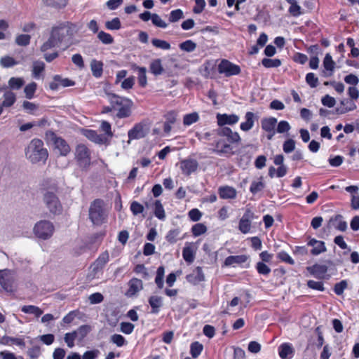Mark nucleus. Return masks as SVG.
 I'll return each instance as SVG.
<instances>
[{
	"mask_svg": "<svg viewBox=\"0 0 359 359\" xmlns=\"http://www.w3.org/2000/svg\"><path fill=\"white\" fill-rule=\"evenodd\" d=\"M262 128L266 132L275 130L277 119L274 117L265 118L262 120Z\"/></svg>",
	"mask_w": 359,
	"mask_h": 359,
	"instance_id": "36",
	"label": "nucleus"
},
{
	"mask_svg": "<svg viewBox=\"0 0 359 359\" xmlns=\"http://www.w3.org/2000/svg\"><path fill=\"white\" fill-rule=\"evenodd\" d=\"M293 353L292 347L288 344H283L279 347V355L283 359L292 358Z\"/></svg>",
	"mask_w": 359,
	"mask_h": 359,
	"instance_id": "38",
	"label": "nucleus"
},
{
	"mask_svg": "<svg viewBox=\"0 0 359 359\" xmlns=\"http://www.w3.org/2000/svg\"><path fill=\"white\" fill-rule=\"evenodd\" d=\"M207 231L206 226L203 223H197L191 228V232L194 236H199Z\"/></svg>",
	"mask_w": 359,
	"mask_h": 359,
	"instance_id": "46",
	"label": "nucleus"
},
{
	"mask_svg": "<svg viewBox=\"0 0 359 359\" xmlns=\"http://www.w3.org/2000/svg\"><path fill=\"white\" fill-rule=\"evenodd\" d=\"M257 218L254 212L250 208H247L245 213L239 221L238 229L243 233H248L251 229L252 222Z\"/></svg>",
	"mask_w": 359,
	"mask_h": 359,
	"instance_id": "9",
	"label": "nucleus"
},
{
	"mask_svg": "<svg viewBox=\"0 0 359 359\" xmlns=\"http://www.w3.org/2000/svg\"><path fill=\"white\" fill-rule=\"evenodd\" d=\"M108 210L101 199L93 201L89 208V219L95 225H101L107 222Z\"/></svg>",
	"mask_w": 359,
	"mask_h": 359,
	"instance_id": "3",
	"label": "nucleus"
},
{
	"mask_svg": "<svg viewBox=\"0 0 359 359\" xmlns=\"http://www.w3.org/2000/svg\"><path fill=\"white\" fill-rule=\"evenodd\" d=\"M188 216L191 221L198 222L202 217V212L198 209L194 208L189 212Z\"/></svg>",
	"mask_w": 359,
	"mask_h": 359,
	"instance_id": "63",
	"label": "nucleus"
},
{
	"mask_svg": "<svg viewBox=\"0 0 359 359\" xmlns=\"http://www.w3.org/2000/svg\"><path fill=\"white\" fill-rule=\"evenodd\" d=\"M74 82L67 78H62L60 75H55L53 81L50 83L49 87L52 90H57L60 86L69 87L73 86Z\"/></svg>",
	"mask_w": 359,
	"mask_h": 359,
	"instance_id": "16",
	"label": "nucleus"
},
{
	"mask_svg": "<svg viewBox=\"0 0 359 359\" xmlns=\"http://www.w3.org/2000/svg\"><path fill=\"white\" fill-rule=\"evenodd\" d=\"M199 118L198 114L196 112L186 114L183 118V123L184 126H190L196 123Z\"/></svg>",
	"mask_w": 359,
	"mask_h": 359,
	"instance_id": "47",
	"label": "nucleus"
},
{
	"mask_svg": "<svg viewBox=\"0 0 359 359\" xmlns=\"http://www.w3.org/2000/svg\"><path fill=\"white\" fill-rule=\"evenodd\" d=\"M21 311L25 313L33 314L36 318L39 317L43 313V311L40 308L34 305L23 306L21 308Z\"/></svg>",
	"mask_w": 359,
	"mask_h": 359,
	"instance_id": "42",
	"label": "nucleus"
},
{
	"mask_svg": "<svg viewBox=\"0 0 359 359\" xmlns=\"http://www.w3.org/2000/svg\"><path fill=\"white\" fill-rule=\"evenodd\" d=\"M186 279L189 283L193 285H197L200 282L204 281L205 276L203 273L202 268L197 266L191 273L187 276Z\"/></svg>",
	"mask_w": 359,
	"mask_h": 359,
	"instance_id": "21",
	"label": "nucleus"
},
{
	"mask_svg": "<svg viewBox=\"0 0 359 359\" xmlns=\"http://www.w3.org/2000/svg\"><path fill=\"white\" fill-rule=\"evenodd\" d=\"M55 149L57 150L61 156H66L70 151V147L67 142L61 137H55Z\"/></svg>",
	"mask_w": 359,
	"mask_h": 359,
	"instance_id": "25",
	"label": "nucleus"
},
{
	"mask_svg": "<svg viewBox=\"0 0 359 359\" xmlns=\"http://www.w3.org/2000/svg\"><path fill=\"white\" fill-rule=\"evenodd\" d=\"M111 341L118 347H121L126 344L125 338L122 335L118 334H113L111 337Z\"/></svg>",
	"mask_w": 359,
	"mask_h": 359,
	"instance_id": "62",
	"label": "nucleus"
},
{
	"mask_svg": "<svg viewBox=\"0 0 359 359\" xmlns=\"http://www.w3.org/2000/svg\"><path fill=\"white\" fill-rule=\"evenodd\" d=\"M58 46H59L58 43L56 41V40L54 39V37L50 35L49 39L42 44L40 50L41 52L44 53L46 51H47L48 50H49L52 48Z\"/></svg>",
	"mask_w": 359,
	"mask_h": 359,
	"instance_id": "45",
	"label": "nucleus"
},
{
	"mask_svg": "<svg viewBox=\"0 0 359 359\" xmlns=\"http://www.w3.org/2000/svg\"><path fill=\"white\" fill-rule=\"evenodd\" d=\"M290 4V6L288 9V12L294 17L299 16L302 12L301 6L297 4V0H286Z\"/></svg>",
	"mask_w": 359,
	"mask_h": 359,
	"instance_id": "41",
	"label": "nucleus"
},
{
	"mask_svg": "<svg viewBox=\"0 0 359 359\" xmlns=\"http://www.w3.org/2000/svg\"><path fill=\"white\" fill-rule=\"evenodd\" d=\"M151 191L154 198L149 196V198H147L144 201V204L146 208L150 210L151 212L157 217V184L153 186Z\"/></svg>",
	"mask_w": 359,
	"mask_h": 359,
	"instance_id": "17",
	"label": "nucleus"
},
{
	"mask_svg": "<svg viewBox=\"0 0 359 359\" xmlns=\"http://www.w3.org/2000/svg\"><path fill=\"white\" fill-rule=\"evenodd\" d=\"M90 331V327L89 325H81L74 332L76 333V337L81 340L86 337Z\"/></svg>",
	"mask_w": 359,
	"mask_h": 359,
	"instance_id": "53",
	"label": "nucleus"
},
{
	"mask_svg": "<svg viewBox=\"0 0 359 359\" xmlns=\"http://www.w3.org/2000/svg\"><path fill=\"white\" fill-rule=\"evenodd\" d=\"M163 117L165 121L163 125V133L165 135H168L172 129V124H174L177 120V112L175 111H170L165 114Z\"/></svg>",
	"mask_w": 359,
	"mask_h": 359,
	"instance_id": "22",
	"label": "nucleus"
},
{
	"mask_svg": "<svg viewBox=\"0 0 359 359\" xmlns=\"http://www.w3.org/2000/svg\"><path fill=\"white\" fill-rule=\"evenodd\" d=\"M245 121L241 123L240 128L243 131L247 132L253 128L255 115L251 111H248L245 114Z\"/></svg>",
	"mask_w": 359,
	"mask_h": 359,
	"instance_id": "31",
	"label": "nucleus"
},
{
	"mask_svg": "<svg viewBox=\"0 0 359 359\" xmlns=\"http://www.w3.org/2000/svg\"><path fill=\"white\" fill-rule=\"evenodd\" d=\"M218 71L220 74H224L226 76H230L240 74L241 68L226 60H223L218 66Z\"/></svg>",
	"mask_w": 359,
	"mask_h": 359,
	"instance_id": "12",
	"label": "nucleus"
},
{
	"mask_svg": "<svg viewBox=\"0 0 359 359\" xmlns=\"http://www.w3.org/2000/svg\"><path fill=\"white\" fill-rule=\"evenodd\" d=\"M16 101V95L11 90H6L4 94V101L1 104L4 107H10Z\"/></svg>",
	"mask_w": 359,
	"mask_h": 359,
	"instance_id": "37",
	"label": "nucleus"
},
{
	"mask_svg": "<svg viewBox=\"0 0 359 359\" xmlns=\"http://www.w3.org/2000/svg\"><path fill=\"white\" fill-rule=\"evenodd\" d=\"M15 281V275L8 269L0 270V285L7 290L11 291Z\"/></svg>",
	"mask_w": 359,
	"mask_h": 359,
	"instance_id": "11",
	"label": "nucleus"
},
{
	"mask_svg": "<svg viewBox=\"0 0 359 359\" xmlns=\"http://www.w3.org/2000/svg\"><path fill=\"white\" fill-rule=\"evenodd\" d=\"M341 105L344 106V107L339 108L337 109V111L339 114H345L348 111H353L356 109V104L348 100H343L340 102Z\"/></svg>",
	"mask_w": 359,
	"mask_h": 359,
	"instance_id": "39",
	"label": "nucleus"
},
{
	"mask_svg": "<svg viewBox=\"0 0 359 359\" xmlns=\"http://www.w3.org/2000/svg\"><path fill=\"white\" fill-rule=\"evenodd\" d=\"M25 83L24 79L20 77H11L8 81V87L11 90H19Z\"/></svg>",
	"mask_w": 359,
	"mask_h": 359,
	"instance_id": "43",
	"label": "nucleus"
},
{
	"mask_svg": "<svg viewBox=\"0 0 359 359\" xmlns=\"http://www.w3.org/2000/svg\"><path fill=\"white\" fill-rule=\"evenodd\" d=\"M75 156L81 166L86 168L90 164V151L86 145L79 144L76 148Z\"/></svg>",
	"mask_w": 359,
	"mask_h": 359,
	"instance_id": "10",
	"label": "nucleus"
},
{
	"mask_svg": "<svg viewBox=\"0 0 359 359\" xmlns=\"http://www.w3.org/2000/svg\"><path fill=\"white\" fill-rule=\"evenodd\" d=\"M217 131L219 136L226 137L227 142L231 144H237L241 140L239 134L237 132L232 131L229 127H221Z\"/></svg>",
	"mask_w": 359,
	"mask_h": 359,
	"instance_id": "14",
	"label": "nucleus"
},
{
	"mask_svg": "<svg viewBox=\"0 0 359 359\" xmlns=\"http://www.w3.org/2000/svg\"><path fill=\"white\" fill-rule=\"evenodd\" d=\"M150 130V126L147 121L136 123L128 133L129 142L133 140H139L144 137Z\"/></svg>",
	"mask_w": 359,
	"mask_h": 359,
	"instance_id": "8",
	"label": "nucleus"
},
{
	"mask_svg": "<svg viewBox=\"0 0 359 359\" xmlns=\"http://www.w3.org/2000/svg\"><path fill=\"white\" fill-rule=\"evenodd\" d=\"M107 95L114 111H117L116 114L117 117L123 118L130 116L133 106V102L130 100L112 93H107Z\"/></svg>",
	"mask_w": 359,
	"mask_h": 359,
	"instance_id": "2",
	"label": "nucleus"
},
{
	"mask_svg": "<svg viewBox=\"0 0 359 359\" xmlns=\"http://www.w3.org/2000/svg\"><path fill=\"white\" fill-rule=\"evenodd\" d=\"M90 69L95 78H100L103 72V63L101 61L93 60L90 62Z\"/></svg>",
	"mask_w": 359,
	"mask_h": 359,
	"instance_id": "35",
	"label": "nucleus"
},
{
	"mask_svg": "<svg viewBox=\"0 0 359 359\" xmlns=\"http://www.w3.org/2000/svg\"><path fill=\"white\" fill-rule=\"evenodd\" d=\"M25 156L32 163L40 162L44 163L48 157V153L43 147V141L35 138L29 143L25 149Z\"/></svg>",
	"mask_w": 359,
	"mask_h": 359,
	"instance_id": "1",
	"label": "nucleus"
},
{
	"mask_svg": "<svg viewBox=\"0 0 359 359\" xmlns=\"http://www.w3.org/2000/svg\"><path fill=\"white\" fill-rule=\"evenodd\" d=\"M45 64L42 61H34L32 65V76L35 79H39L41 74L44 71Z\"/></svg>",
	"mask_w": 359,
	"mask_h": 359,
	"instance_id": "40",
	"label": "nucleus"
},
{
	"mask_svg": "<svg viewBox=\"0 0 359 359\" xmlns=\"http://www.w3.org/2000/svg\"><path fill=\"white\" fill-rule=\"evenodd\" d=\"M131 68L133 71L137 72V79H138V82H139L140 86L142 87H144L147 83V76H146V72H147L146 68L138 67L135 64H133L131 65Z\"/></svg>",
	"mask_w": 359,
	"mask_h": 359,
	"instance_id": "32",
	"label": "nucleus"
},
{
	"mask_svg": "<svg viewBox=\"0 0 359 359\" xmlns=\"http://www.w3.org/2000/svg\"><path fill=\"white\" fill-rule=\"evenodd\" d=\"M193 248L192 243H186L185 247L183 248V258L189 264L192 263L195 259V253Z\"/></svg>",
	"mask_w": 359,
	"mask_h": 359,
	"instance_id": "33",
	"label": "nucleus"
},
{
	"mask_svg": "<svg viewBox=\"0 0 359 359\" xmlns=\"http://www.w3.org/2000/svg\"><path fill=\"white\" fill-rule=\"evenodd\" d=\"M100 355V351L97 349H93L86 351L81 358L82 359H96Z\"/></svg>",
	"mask_w": 359,
	"mask_h": 359,
	"instance_id": "64",
	"label": "nucleus"
},
{
	"mask_svg": "<svg viewBox=\"0 0 359 359\" xmlns=\"http://www.w3.org/2000/svg\"><path fill=\"white\" fill-rule=\"evenodd\" d=\"M0 344L3 345L15 344L22 348L25 347V342L23 338L4 336L1 338Z\"/></svg>",
	"mask_w": 359,
	"mask_h": 359,
	"instance_id": "28",
	"label": "nucleus"
},
{
	"mask_svg": "<svg viewBox=\"0 0 359 359\" xmlns=\"http://www.w3.org/2000/svg\"><path fill=\"white\" fill-rule=\"evenodd\" d=\"M217 120L218 125L222 127L225 125L236 124L239 121V117L236 114H217Z\"/></svg>",
	"mask_w": 359,
	"mask_h": 359,
	"instance_id": "18",
	"label": "nucleus"
},
{
	"mask_svg": "<svg viewBox=\"0 0 359 359\" xmlns=\"http://www.w3.org/2000/svg\"><path fill=\"white\" fill-rule=\"evenodd\" d=\"M203 346L198 341L191 344L190 353L193 358H196L203 351Z\"/></svg>",
	"mask_w": 359,
	"mask_h": 359,
	"instance_id": "49",
	"label": "nucleus"
},
{
	"mask_svg": "<svg viewBox=\"0 0 359 359\" xmlns=\"http://www.w3.org/2000/svg\"><path fill=\"white\" fill-rule=\"evenodd\" d=\"M109 260V255L108 252L105 251L100 255L97 259L91 265L92 271L95 276L101 272Z\"/></svg>",
	"mask_w": 359,
	"mask_h": 359,
	"instance_id": "15",
	"label": "nucleus"
},
{
	"mask_svg": "<svg viewBox=\"0 0 359 359\" xmlns=\"http://www.w3.org/2000/svg\"><path fill=\"white\" fill-rule=\"evenodd\" d=\"M184 18L183 11L181 9H176L172 11L170 14L169 21L170 22H175Z\"/></svg>",
	"mask_w": 359,
	"mask_h": 359,
	"instance_id": "57",
	"label": "nucleus"
},
{
	"mask_svg": "<svg viewBox=\"0 0 359 359\" xmlns=\"http://www.w3.org/2000/svg\"><path fill=\"white\" fill-rule=\"evenodd\" d=\"M306 269L315 277L318 278H323L327 272L328 267L325 264H316L311 266L307 267Z\"/></svg>",
	"mask_w": 359,
	"mask_h": 359,
	"instance_id": "24",
	"label": "nucleus"
},
{
	"mask_svg": "<svg viewBox=\"0 0 359 359\" xmlns=\"http://www.w3.org/2000/svg\"><path fill=\"white\" fill-rule=\"evenodd\" d=\"M37 85L35 82H32L27 84L25 88L24 92L26 98L31 100L34 97V93L36 90Z\"/></svg>",
	"mask_w": 359,
	"mask_h": 359,
	"instance_id": "44",
	"label": "nucleus"
},
{
	"mask_svg": "<svg viewBox=\"0 0 359 359\" xmlns=\"http://www.w3.org/2000/svg\"><path fill=\"white\" fill-rule=\"evenodd\" d=\"M198 168V163L196 159L188 158L180 162V168L182 173L189 176L196 172Z\"/></svg>",
	"mask_w": 359,
	"mask_h": 359,
	"instance_id": "13",
	"label": "nucleus"
},
{
	"mask_svg": "<svg viewBox=\"0 0 359 359\" xmlns=\"http://www.w3.org/2000/svg\"><path fill=\"white\" fill-rule=\"evenodd\" d=\"M196 45L191 40H187L180 44V48L187 52H192L195 50Z\"/></svg>",
	"mask_w": 359,
	"mask_h": 359,
	"instance_id": "58",
	"label": "nucleus"
},
{
	"mask_svg": "<svg viewBox=\"0 0 359 359\" xmlns=\"http://www.w3.org/2000/svg\"><path fill=\"white\" fill-rule=\"evenodd\" d=\"M139 17L144 22H147L151 19L152 23L157 26V14L151 15L150 12L144 11V13L140 14Z\"/></svg>",
	"mask_w": 359,
	"mask_h": 359,
	"instance_id": "54",
	"label": "nucleus"
},
{
	"mask_svg": "<svg viewBox=\"0 0 359 359\" xmlns=\"http://www.w3.org/2000/svg\"><path fill=\"white\" fill-rule=\"evenodd\" d=\"M0 64L3 67L8 68L18 64V62L12 57L5 56L1 58Z\"/></svg>",
	"mask_w": 359,
	"mask_h": 359,
	"instance_id": "55",
	"label": "nucleus"
},
{
	"mask_svg": "<svg viewBox=\"0 0 359 359\" xmlns=\"http://www.w3.org/2000/svg\"><path fill=\"white\" fill-rule=\"evenodd\" d=\"M31 36L29 34H20L15 38V43L20 46H27L30 43Z\"/></svg>",
	"mask_w": 359,
	"mask_h": 359,
	"instance_id": "52",
	"label": "nucleus"
},
{
	"mask_svg": "<svg viewBox=\"0 0 359 359\" xmlns=\"http://www.w3.org/2000/svg\"><path fill=\"white\" fill-rule=\"evenodd\" d=\"M347 281L343 280L334 285V291L337 295H341L343 294L344 290L347 287Z\"/></svg>",
	"mask_w": 359,
	"mask_h": 359,
	"instance_id": "59",
	"label": "nucleus"
},
{
	"mask_svg": "<svg viewBox=\"0 0 359 359\" xmlns=\"http://www.w3.org/2000/svg\"><path fill=\"white\" fill-rule=\"evenodd\" d=\"M219 195L223 199H233L236 197V191L234 188L229 186L219 188Z\"/></svg>",
	"mask_w": 359,
	"mask_h": 359,
	"instance_id": "30",
	"label": "nucleus"
},
{
	"mask_svg": "<svg viewBox=\"0 0 359 359\" xmlns=\"http://www.w3.org/2000/svg\"><path fill=\"white\" fill-rule=\"evenodd\" d=\"M256 269L259 274L268 275L271 272V269L262 262H259L256 265Z\"/></svg>",
	"mask_w": 359,
	"mask_h": 359,
	"instance_id": "60",
	"label": "nucleus"
},
{
	"mask_svg": "<svg viewBox=\"0 0 359 359\" xmlns=\"http://www.w3.org/2000/svg\"><path fill=\"white\" fill-rule=\"evenodd\" d=\"M105 27L109 30H118L121 28V21L119 18H115L105 23Z\"/></svg>",
	"mask_w": 359,
	"mask_h": 359,
	"instance_id": "56",
	"label": "nucleus"
},
{
	"mask_svg": "<svg viewBox=\"0 0 359 359\" xmlns=\"http://www.w3.org/2000/svg\"><path fill=\"white\" fill-rule=\"evenodd\" d=\"M97 38L104 44H111L114 42V38L109 33L101 31L97 34Z\"/></svg>",
	"mask_w": 359,
	"mask_h": 359,
	"instance_id": "50",
	"label": "nucleus"
},
{
	"mask_svg": "<svg viewBox=\"0 0 359 359\" xmlns=\"http://www.w3.org/2000/svg\"><path fill=\"white\" fill-rule=\"evenodd\" d=\"M215 151L218 154H233V147L229 142H226L224 140H219L215 143Z\"/></svg>",
	"mask_w": 359,
	"mask_h": 359,
	"instance_id": "27",
	"label": "nucleus"
},
{
	"mask_svg": "<svg viewBox=\"0 0 359 359\" xmlns=\"http://www.w3.org/2000/svg\"><path fill=\"white\" fill-rule=\"evenodd\" d=\"M308 245L313 248L311 250V253L315 256L325 252L327 250L325 243L315 238H311L308 242Z\"/></svg>",
	"mask_w": 359,
	"mask_h": 359,
	"instance_id": "23",
	"label": "nucleus"
},
{
	"mask_svg": "<svg viewBox=\"0 0 359 359\" xmlns=\"http://www.w3.org/2000/svg\"><path fill=\"white\" fill-rule=\"evenodd\" d=\"M33 231L37 238L47 240L53 236L55 227L52 222L41 220L34 225Z\"/></svg>",
	"mask_w": 359,
	"mask_h": 359,
	"instance_id": "6",
	"label": "nucleus"
},
{
	"mask_svg": "<svg viewBox=\"0 0 359 359\" xmlns=\"http://www.w3.org/2000/svg\"><path fill=\"white\" fill-rule=\"evenodd\" d=\"M185 66L182 61L170 58L165 62L164 67L158 63V75L165 74L168 76H177L180 70L185 69Z\"/></svg>",
	"mask_w": 359,
	"mask_h": 359,
	"instance_id": "5",
	"label": "nucleus"
},
{
	"mask_svg": "<svg viewBox=\"0 0 359 359\" xmlns=\"http://www.w3.org/2000/svg\"><path fill=\"white\" fill-rule=\"evenodd\" d=\"M143 287L142 282L137 278H132L128 282V289L126 292V295L128 297H134L139 292Z\"/></svg>",
	"mask_w": 359,
	"mask_h": 359,
	"instance_id": "19",
	"label": "nucleus"
},
{
	"mask_svg": "<svg viewBox=\"0 0 359 359\" xmlns=\"http://www.w3.org/2000/svg\"><path fill=\"white\" fill-rule=\"evenodd\" d=\"M335 62L333 61L332 56L330 53H327L323 60V67L325 70L323 72L325 76H330L334 69Z\"/></svg>",
	"mask_w": 359,
	"mask_h": 359,
	"instance_id": "29",
	"label": "nucleus"
},
{
	"mask_svg": "<svg viewBox=\"0 0 359 359\" xmlns=\"http://www.w3.org/2000/svg\"><path fill=\"white\" fill-rule=\"evenodd\" d=\"M180 233L179 229L170 230L166 236V239L170 243H175L179 238Z\"/></svg>",
	"mask_w": 359,
	"mask_h": 359,
	"instance_id": "61",
	"label": "nucleus"
},
{
	"mask_svg": "<svg viewBox=\"0 0 359 359\" xmlns=\"http://www.w3.org/2000/svg\"><path fill=\"white\" fill-rule=\"evenodd\" d=\"M248 259V257L246 255H231L229 256L226 258L224 261V265L226 266H232L235 264H243Z\"/></svg>",
	"mask_w": 359,
	"mask_h": 359,
	"instance_id": "34",
	"label": "nucleus"
},
{
	"mask_svg": "<svg viewBox=\"0 0 359 359\" xmlns=\"http://www.w3.org/2000/svg\"><path fill=\"white\" fill-rule=\"evenodd\" d=\"M43 1L48 6L61 8L67 5L68 0H43Z\"/></svg>",
	"mask_w": 359,
	"mask_h": 359,
	"instance_id": "51",
	"label": "nucleus"
},
{
	"mask_svg": "<svg viewBox=\"0 0 359 359\" xmlns=\"http://www.w3.org/2000/svg\"><path fill=\"white\" fill-rule=\"evenodd\" d=\"M83 135L92 142H94L97 144H106L108 141L107 137L98 134L95 130H85L83 132Z\"/></svg>",
	"mask_w": 359,
	"mask_h": 359,
	"instance_id": "20",
	"label": "nucleus"
},
{
	"mask_svg": "<svg viewBox=\"0 0 359 359\" xmlns=\"http://www.w3.org/2000/svg\"><path fill=\"white\" fill-rule=\"evenodd\" d=\"M43 202L49 211L53 214H59L62 211V205L56 194L51 191L43 194Z\"/></svg>",
	"mask_w": 359,
	"mask_h": 359,
	"instance_id": "7",
	"label": "nucleus"
},
{
	"mask_svg": "<svg viewBox=\"0 0 359 359\" xmlns=\"http://www.w3.org/2000/svg\"><path fill=\"white\" fill-rule=\"evenodd\" d=\"M262 64L266 68L278 67L281 65V61L279 59L264 58Z\"/></svg>",
	"mask_w": 359,
	"mask_h": 359,
	"instance_id": "48",
	"label": "nucleus"
},
{
	"mask_svg": "<svg viewBox=\"0 0 359 359\" xmlns=\"http://www.w3.org/2000/svg\"><path fill=\"white\" fill-rule=\"evenodd\" d=\"M74 28V26L68 22L60 23L52 28L50 35L59 45L62 43H69L73 37Z\"/></svg>",
	"mask_w": 359,
	"mask_h": 359,
	"instance_id": "4",
	"label": "nucleus"
},
{
	"mask_svg": "<svg viewBox=\"0 0 359 359\" xmlns=\"http://www.w3.org/2000/svg\"><path fill=\"white\" fill-rule=\"evenodd\" d=\"M328 227H334L335 229L344 231L347 229V224L342 220V216L340 215L332 217L328 222Z\"/></svg>",
	"mask_w": 359,
	"mask_h": 359,
	"instance_id": "26",
	"label": "nucleus"
}]
</instances>
